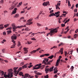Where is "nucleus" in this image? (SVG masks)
Listing matches in <instances>:
<instances>
[{
	"label": "nucleus",
	"instance_id": "6ab92c4d",
	"mask_svg": "<svg viewBox=\"0 0 78 78\" xmlns=\"http://www.w3.org/2000/svg\"><path fill=\"white\" fill-rule=\"evenodd\" d=\"M56 16L55 14L54 13H53L52 14H50L49 15V17H51V16Z\"/></svg>",
	"mask_w": 78,
	"mask_h": 78
},
{
	"label": "nucleus",
	"instance_id": "3c124183",
	"mask_svg": "<svg viewBox=\"0 0 78 78\" xmlns=\"http://www.w3.org/2000/svg\"><path fill=\"white\" fill-rule=\"evenodd\" d=\"M65 25H66L65 24H61L62 27H65Z\"/></svg>",
	"mask_w": 78,
	"mask_h": 78
},
{
	"label": "nucleus",
	"instance_id": "58836bf2",
	"mask_svg": "<svg viewBox=\"0 0 78 78\" xmlns=\"http://www.w3.org/2000/svg\"><path fill=\"white\" fill-rule=\"evenodd\" d=\"M44 56H50V54H44Z\"/></svg>",
	"mask_w": 78,
	"mask_h": 78
},
{
	"label": "nucleus",
	"instance_id": "ddd939ff",
	"mask_svg": "<svg viewBox=\"0 0 78 78\" xmlns=\"http://www.w3.org/2000/svg\"><path fill=\"white\" fill-rule=\"evenodd\" d=\"M59 51L61 52V55H62V54H63V48H61L60 49V50H59Z\"/></svg>",
	"mask_w": 78,
	"mask_h": 78
},
{
	"label": "nucleus",
	"instance_id": "4be33fe9",
	"mask_svg": "<svg viewBox=\"0 0 78 78\" xmlns=\"http://www.w3.org/2000/svg\"><path fill=\"white\" fill-rule=\"evenodd\" d=\"M19 17V14L17 13L15 14L14 17Z\"/></svg>",
	"mask_w": 78,
	"mask_h": 78
},
{
	"label": "nucleus",
	"instance_id": "9b49d317",
	"mask_svg": "<svg viewBox=\"0 0 78 78\" xmlns=\"http://www.w3.org/2000/svg\"><path fill=\"white\" fill-rule=\"evenodd\" d=\"M14 9V11H13L12 12V14H16V10L17 9L16 8H15Z\"/></svg>",
	"mask_w": 78,
	"mask_h": 78
},
{
	"label": "nucleus",
	"instance_id": "bf43d9fd",
	"mask_svg": "<svg viewBox=\"0 0 78 78\" xmlns=\"http://www.w3.org/2000/svg\"><path fill=\"white\" fill-rule=\"evenodd\" d=\"M60 5H61V3H58L57 4V6H60Z\"/></svg>",
	"mask_w": 78,
	"mask_h": 78
},
{
	"label": "nucleus",
	"instance_id": "052dcab7",
	"mask_svg": "<svg viewBox=\"0 0 78 78\" xmlns=\"http://www.w3.org/2000/svg\"><path fill=\"white\" fill-rule=\"evenodd\" d=\"M20 71L19 69H18V70H17V72L16 73L17 75V74H18V73H19V72H20Z\"/></svg>",
	"mask_w": 78,
	"mask_h": 78
},
{
	"label": "nucleus",
	"instance_id": "412c9836",
	"mask_svg": "<svg viewBox=\"0 0 78 78\" xmlns=\"http://www.w3.org/2000/svg\"><path fill=\"white\" fill-rule=\"evenodd\" d=\"M7 33L8 34H10V33H12V32L10 30H8L7 31Z\"/></svg>",
	"mask_w": 78,
	"mask_h": 78
},
{
	"label": "nucleus",
	"instance_id": "09e8293b",
	"mask_svg": "<svg viewBox=\"0 0 78 78\" xmlns=\"http://www.w3.org/2000/svg\"><path fill=\"white\" fill-rule=\"evenodd\" d=\"M9 26V24H6L4 25V27L5 28H6V27H8V26Z\"/></svg>",
	"mask_w": 78,
	"mask_h": 78
},
{
	"label": "nucleus",
	"instance_id": "de8ad7c7",
	"mask_svg": "<svg viewBox=\"0 0 78 78\" xmlns=\"http://www.w3.org/2000/svg\"><path fill=\"white\" fill-rule=\"evenodd\" d=\"M76 17H78V12H77L76 13V14H75V13L74 16H76Z\"/></svg>",
	"mask_w": 78,
	"mask_h": 78
},
{
	"label": "nucleus",
	"instance_id": "69168bd1",
	"mask_svg": "<svg viewBox=\"0 0 78 78\" xmlns=\"http://www.w3.org/2000/svg\"><path fill=\"white\" fill-rule=\"evenodd\" d=\"M25 12V11L24 10L23 11H22L21 12V14H22L23 13H24V12Z\"/></svg>",
	"mask_w": 78,
	"mask_h": 78
},
{
	"label": "nucleus",
	"instance_id": "393cba45",
	"mask_svg": "<svg viewBox=\"0 0 78 78\" xmlns=\"http://www.w3.org/2000/svg\"><path fill=\"white\" fill-rule=\"evenodd\" d=\"M50 64H51V63L49 62L47 63V62L45 63V65H50Z\"/></svg>",
	"mask_w": 78,
	"mask_h": 78
},
{
	"label": "nucleus",
	"instance_id": "e2e57ef3",
	"mask_svg": "<svg viewBox=\"0 0 78 78\" xmlns=\"http://www.w3.org/2000/svg\"><path fill=\"white\" fill-rule=\"evenodd\" d=\"M60 61V59H59H59L57 60V62H59Z\"/></svg>",
	"mask_w": 78,
	"mask_h": 78
},
{
	"label": "nucleus",
	"instance_id": "a211bd4d",
	"mask_svg": "<svg viewBox=\"0 0 78 78\" xmlns=\"http://www.w3.org/2000/svg\"><path fill=\"white\" fill-rule=\"evenodd\" d=\"M48 71H49V68H45V71L46 72V73H48Z\"/></svg>",
	"mask_w": 78,
	"mask_h": 78
},
{
	"label": "nucleus",
	"instance_id": "dca6fc26",
	"mask_svg": "<svg viewBox=\"0 0 78 78\" xmlns=\"http://www.w3.org/2000/svg\"><path fill=\"white\" fill-rule=\"evenodd\" d=\"M27 65H28V63L22 66L23 69H25V68H27Z\"/></svg>",
	"mask_w": 78,
	"mask_h": 78
},
{
	"label": "nucleus",
	"instance_id": "f3484780",
	"mask_svg": "<svg viewBox=\"0 0 78 78\" xmlns=\"http://www.w3.org/2000/svg\"><path fill=\"white\" fill-rule=\"evenodd\" d=\"M53 69H54V67L53 66L51 68H50L49 69V72H52L53 70Z\"/></svg>",
	"mask_w": 78,
	"mask_h": 78
},
{
	"label": "nucleus",
	"instance_id": "9d476101",
	"mask_svg": "<svg viewBox=\"0 0 78 78\" xmlns=\"http://www.w3.org/2000/svg\"><path fill=\"white\" fill-rule=\"evenodd\" d=\"M24 51V53L25 54V53H28V50H27V49L26 48H23Z\"/></svg>",
	"mask_w": 78,
	"mask_h": 78
},
{
	"label": "nucleus",
	"instance_id": "6e6552de",
	"mask_svg": "<svg viewBox=\"0 0 78 78\" xmlns=\"http://www.w3.org/2000/svg\"><path fill=\"white\" fill-rule=\"evenodd\" d=\"M59 27H58L54 29L53 30H52V31H53V33H56L58 32V31L55 30H58L59 29Z\"/></svg>",
	"mask_w": 78,
	"mask_h": 78
},
{
	"label": "nucleus",
	"instance_id": "a19ab883",
	"mask_svg": "<svg viewBox=\"0 0 78 78\" xmlns=\"http://www.w3.org/2000/svg\"><path fill=\"white\" fill-rule=\"evenodd\" d=\"M33 66L32 65H30L29 66H28V68H29L30 69V68H31V67H32Z\"/></svg>",
	"mask_w": 78,
	"mask_h": 78
},
{
	"label": "nucleus",
	"instance_id": "a18cd8bd",
	"mask_svg": "<svg viewBox=\"0 0 78 78\" xmlns=\"http://www.w3.org/2000/svg\"><path fill=\"white\" fill-rule=\"evenodd\" d=\"M48 75H47L46 76H44V77L45 78H48Z\"/></svg>",
	"mask_w": 78,
	"mask_h": 78
},
{
	"label": "nucleus",
	"instance_id": "aec40b11",
	"mask_svg": "<svg viewBox=\"0 0 78 78\" xmlns=\"http://www.w3.org/2000/svg\"><path fill=\"white\" fill-rule=\"evenodd\" d=\"M16 44H14L11 47V48H15V46H16Z\"/></svg>",
	"mask_w": 78,
	"mask_h": 78
},
{
	"label": "nucleus",
	"instance_id": "f03ea898",
	"mask_svg": "<svg viewBox=\"0 0 78 78\" xmlns=\"http://www.w3.org/2000/svg\"><path fill=\"white\" fill-rule=\"evenodd\" d=\"M12 27L13 31H16V29L17 28H22V27H26V25H24V26L22 25L20 26H17V27H16V25L15 24L13 23L12 24Z\"/></svg>",
	"mask_w": 78,
	"mask_h": 78
},
{
	"label": "nucleus",
	"instance_id": "1a4fd4ad",
	"mask_svg": "<svg viewBox=\"0 0 78 78\" xmlns=\"http://www.w3.org/2000/svg\"><path fill=\"white\" fill-rule=\"evenodd\" d=\"M59 11H58L55 13V15H55L56 17H58L59 16Z\"/></svg>",
	"mask_w": 78,
	"mask_h": 78
},
{
	"label": "nucleus",
	"instance_id": "0e129e2a",
	"mask_svg": "<svg viewBox=\"0 0 78 78\" xmlns=\"http://www.w3.org/2000/svg\"><path fill=\"white\" fill-rule=\"evenodd\" d=\"M31 40L32 41H36V39L34 38H31Z\"/></svg>",
	"mask_w": 78,
	"mask_h": 78
},
{
	"label": "nucleus",
	"instance_id": "c85d7f7f",
	"mask_svg": "<svg viewBox=\"0 0 78 78\" xmlns=\"http://www.w3.org/2000/svg\"><path fill=\"white\" fill-rule=\"evenodd\" d=\"M36 74H37V75H42V73L39 72L37 73H36Z\"/></svg>",
	"mask_w": 78,
	"mask_h": 78
},
{
	"label": "nucleus",
	"instance_id": "cd10ccee",
	"mask_svg": "<svg viewBox=\"0 0 78 78\" xmlns=\"http://www.w3.org/2000/svg\"><path fill=\"white\" fill-rule=\"evenodd\" d=\"M69 30H70V29H68L66 31L64 32V34H67V32H68V31H69Z\"/></svg>",
	"mask_w": 78,
	"mask_h": 78
},
{
	"label": "nucleus",
	"instance_id": "f704fd0d",
	"mask_svg": "<svg viewBox=\"0 0 78 78\" xmlns=\"http://www.w3.org/2000/svg\"><path fill=\"white\" fill-rule=\"evenodd\" d=\"M73 52V51L72 50L71 51H70L68 53V54L69 55H70V54H71V55L72 54V52Z\"/></svg>",
	"mask_w": 78,
	"mask_h": 78
},
{
	"label": "nucleus",
	"instance_id": "680f3d73",
	"mask_svg": "<svg viewBox=\"0 0 78 78\" xmlns=\"http://www.w3.org/2000/svg\"><path fill=\"white\" fill-rule=\"evenodd\" d=\"M63 44V43H61L58 46L59 47H60V46H61V45H62Z\"/></svg>",
	"mask_w": 78,
	"mask_h": 78
},
{
	"label": "nucleus",
	"instance_id": "7c9ffc66",
	"mask_svg": "<svg viewBox=\"0 0 78 78\" xmlns=\"http://www.w3.org/2000/svg\"><path fill=\"white\" fill-rule=\"evenodd\" d=\"M4 2V0H1L0 1V3H1V4H3Z\"/></svg>",
	"mask_w": 78,
	"mask_h": 78
},
{
	"label": "nucleus",
	"instance_id": "79ce46f5",
	"mask_svg": "<svg viewBox=\"0 0 78 78\" xmlns=\"http://www.w3.org/2000/svg\"><path fill=\"white\" fill-rule=\"evenodd\" d=\"M78 34H75L74 35V38H76V36H78Z\"/></svg>",
	"mask_w": 78,
	"mask_h": 78
},
{
	"label": "nucleus",
	"instance_id": "37998d69",
	"mask_svg": "<svg viewBox=\"0 0 78 78\" xmlns=\"http://www.w3.org/2000/svg\"><path fill=\"white\" fill-rule=\"evenodd\" d=\"M32 43L31 41H28L27 42V44H31Z\"/></svg>",
	"mask_w": 78,
	"mask_h": 78
},
{
	"label": "nucleus",
	"instance_id": "f257e3e1",
	"mask_svg": "<svg viewBox=\"0 0 78 78\" xmlns=\"http://www.w3.org/2000/svg\"><path fill=\"white\" fill-rule=\"evenodd\" d=\"M8 75L4 74V77L5 78H12L13 76V75H12V69H10L8 70Z\"/></svg>",
	"mask_w": 78,
	"mask_h": 78
},
{
	"label": "nucleus",
	"instance_id": "338daca9",
	"mask_svg": "<svg viewBox=\"0 0 78 78\" xmlns=\"http://www.w3.org/2000/svg\"><path fill=\"white\" fill-rule=\"evenodd\" d=\"M62 16H64V17H66V14H62Z\"/></svg>",
	"mask_w": 78,
	"mask_h": 78
},
{
	"label": "nucleus",
	"instance_id": "6e6d98bb",
	"mask_svg": "<svg viewBox=\"0 0 78 78\" xmlns=\"http://www.w3.org/2000/svg\"><path fill=\"white\" fill-rule=\"evenodd\" d=\"M74 12H77V9H76L74 10Z\"/></svg>",
	"mask_w": 78,
	"mask_h": 78
},
{
	"label": "nucleus",
	"instance_id": "4c0bfd02",
	"mask_svg": "<svg viewBox=\"0 0 78 78\" xmlns=\"http://www.w3.org/2000/svg\"><path fill=\"white\" fill-rule=\"evenodd\" d=\"M42 65V64H40L39 65H38V67L39 68V69H40L41 67V65Z\"/></svg>",
	"mask_w": 78,
	"mask_h": 78
},
{
	"label": "nucleus",
	"instance_id": "4d7b16f0",
	"mask_svg": "<svg viewBox=\"0 0 78 78\" xmlns=\"http://www.w3.org/2000/svg\"><path fill=\"white\" fill-rule=\"evenodd\" d=\"M24 64V62H22L20 63V66H23Z\"/></svg>",
	"mask_w": 78,
	"mask_h": 78
},
{
	"label": "nucleus",
	"instance_id": "2eb2a0df",
	"mask_svg": "<svg viewBox=\"0 0 78 78\" xmlns=\"http://www.w3.org/2000/svg\"><path fill=\"white\" fill-rule=\"evenodd\" d=\"M36 52V51L35 50H34L33 51H31L30 52V54H31V55H33V54L35 53Z\"/></svg>",
	"mask_w": 78,
	"mask_h": 78
},
{
	"label": "nucleus",
	"instance_id": "b1692460",
	"mask_svg": "<svg viewBox=\"0 0 78 78\" xmlns=\"http://www.w3.org/2000/svg\"><path fill=\"white\" fill-rule=\"evenodd\" d=\"M25 30V31H30V29H29L28 27H26Z\"/></svg>",
	"mask_w": 78,
	"mask_h": 78
},
{
	"label": "nucleus",
	"instance_id": "7ed1b4c3",
	"mask_svg": "<svg viewBox=\"0 0 78 78\" xmlns=\"http://www.w3.org/2000/svg\"><path fill=\"white\" fill-rule=\"evenodd\" d=\"M18 4V3H16V1H14L12 2V6L10 8V10H12V9H13L16 6V5Z\"/></svg>",
	"mask_w": 78,
	"mask_h": 78
},
{
	"label": "nucleus",
	"instance_id": "bb28decb",
	"mask_svg": "<svg viewBox=\"0 0 78 78\" xmlns=\"http://www.w3.org/2000/svg\"><path fill=\"white\" fill-rule=\"evenodd\" d=\"M21 44L20 42V41H19L17 44L18 47H19V46H20L21 45V44Z\"/></svg>",
	"mask_w": 78,
	"mask_h": 78
},
{
	"label": "nucleus",
	"instance_id": "4468645a",
	"mask_svg": "<svg viewBox=\"0 0 78 78\" xmlns=\"http://www.w3.org/2000/svg\"><path fill=\"white\" fill-rule=\"evenodd\" d=\"M3 26V24H2L0 25V30H3L4 28V27Z\"/></svg>",
	"mask_w": 78,
	"mask_h": 78
},
{
	"label": "nucleus",
	"instance_id": "13d9d810",
	"mask_svg": "<svg viewBox=\"0 0 78 78\" xmlns=\"http://www.w3.org/2000/svg\"><path fill=\"white\" fill-rule=\"evenodd\" d=\"M58 65H59V62H56V66H58Z\"/></svg>",
	"mask_w": 78,
	"mask_h": 78
},
{
	"label": "nucleus",
	"instance_id": "774afa93",
	"mask_svg": "<svg viewBox=\"0 0 78 78\" xmlns=\"http://www.w3.org/2000/svg\"><path fill=\"white\" fill-rule=\"evenodd\" d=\"M18 67H15L13 68L14 70H17L18 69Z\"/></svg>",
	"mask_w": 78,
	"mask_h": 78
},
{
	"label": "nucleus",
	"instance_id": "2f4dec72",
	"mask_svg": "<svg viewBox=\"0 0 78 78\" xmlns=\"http://www.w3.org/2000/svg\"><path fill=\"white\" fill-rule=\"evenodd\" d=\"M44 61H45H45H46V62H48V58H44Z\"/></svg>",
	"mask_w": 78,
	"mask_h": 78
},
{
	"label": "nucleus",
	"instance_id": "c03bdc74",
	"mask_svg": "<svg viewBox=\"0 0 78 78\" xmlns=\"http://www.w3.org/2000/svg\"><path fill=\"white\" fill-rule=\"evenodd\" d=\"M5 49H3L2 50V52L3 53H5Z\"/></svg>",
	"mask_w": 78,
	"mask_h": 78
},
{
	"label": "nucleus",
	"instance_id": "f8f14e48",
	"mask_svg": "<svg viewBox=\"0 0 78 78\" xmlns=\"http://www.w3.org/2000/svg\"><path fill=\"white\" fill-rule=\"evenodd\" d=\"M57 68H54V71H55L54 72V73H56L57 72H58V70H57Z\"/></svg>",
	"mask_w": 78,
	"mask_h": 78
},
{
	"label": "nucleus",
	"instance_id": "423d86ee",
	"mask_svg": "<svg viewBox=\"0 0 78 78\" xmlns=\"http://www.w3.org/2000/svg\"><path fill=\"white\" fill-rule=\"evenodd\" d=\"M16 36V34H13V35L11 37V39L12 40H13V39H17V36Z\"/></svg>",
	"mask_w": 78,
	"mask_h": 78
},
{
	"label": "nucleus",
	"instance_id": "5701e85b",
	"mask_svg": "<svg viewBox=\"0 0 78 78\" xmlns=\"http://www.w3.org/2000/svg\"><path fill=\"white\" fill-rule=\"evenodd\" d=\"M53 57H54V56L53 55H52L48 57V58H49V59H52V58H53Z\"/></svg>",
	"mask_w": 78,
	"mask_h": 78
},
{
	"label": "nucleus",
	"instance_id": "473e14b6",
	"mask_svg": "<svg viewBox=\"0 0 78 78\" xmlns=\"http://www.w3.org/2000/svg\"><path fill=\"white\" fill-rule=\"evenodd\" d=\"M23 75V73L21 72H20L19 73V75H20V76H22Z\"/></svg>",
	"mask_w": 78,
	"mask_h": 78
},
{
	"label": "nucleus",
	"instance_id": "c756f323",
	"mask_svg": "<svg viewBox=\"0 0 78 78\" xmlns=\"http://www.w3.org/2000/svg\"><path fill=\"white\" fill-rule=\"evenodd\" d=\"M12 30V27H9L6 29V30Z\"/></svg>",
	"mask_w": 78,
	"mask_h": 78
},
{
	"label": "nucleus",
	"instance_id": "49530a36",
	"mask_svg": "<svg viewBox=\"0 0 78 78\" xmlns=\"http://www.w3.org/2000/svg\"><path fill=\"white\" fill-rule=\"evenodd\" d=\"M40 49H41L40 48H37V50H35V51H36H36H39V50H40Z\"/></svg>",
	"mask_w": 78,
	"mask_h": 78
},
{
	"label": "nucleus",
	"instance_id": "c9c22d12",
	"mask_svg": "<svg viewBox=\"0 0 78 78\" xmlns=\"http://www.w3.org/2000/svg\"><path fill=\"white\" fill-rule=\"evenodd\" d=\"M25 76L26 77V78H27L29 76V74H25Z\"/></svg>",
	"mask_w": 78,
	"mask_h": 78
},
{
	"label": "nucleus",
	"instance_id": "72a5a7b5",
	"mask_svg": "<svg viewBox=\"0 0 78 78\" xmlns=\"http://www.w3.org/2000/svg\"><path fill=\"white\" fill-rule=\"evenodd\" d=\"M1 76H3L4 75H4H5V74H4V72L3 71H2L1 72Z\"/></svg>",
	"mask_w": 78,
	"mask_h": 78
},
{
	"label": "nucleus",
	"instance_id": "5fc2aeb1",
	"mask_svg": "<svg viewBox=\"0 0 78 78\" xmlns=\"http://www.w3.org/2000/svg\"><path fill=\"white\" fill-rule=\"evenodd\" d=\"M44 56H45V54H43L40 55V57H41V58H42V57H44Z\"/></svg>",
	"mask_w": 78,
	"mask_h": 78
},
{
	"label": "nucleus",
	"instance_id": "39448f33",
	"mask_svg": "<svg viewBox=\"0 0 78 78\" xmlns=\"http://www.w3.org/2000/svg\"><path fill=\"white\" fill-rule=\"evenodd\" d=\"M43 5L44 6H47V5L50 6V3L49 2H44L43 3Z\"/></svg>",
	"mask_w": 78,
	"mask_h": 78
},
{
	"label": "nucleus",
	"instance_id": "8fccbe9b",
	"mask_svg": "<svg viewBox=\"0 0 78 78\" xmlns=\"http://www.w3.org/2000/svg\"><path fill=\"white\" fill-rule=\"evenodd\" d=\"M68 19V18H65V19H64V21H63V22H64L65 21H66V20H67Z\"/></svg>",
	"mask_w": 78,
	"mask_h": 78
},
{
	"label": "nucleus",
	"instance_id": "0eeeda50",
	"mask_svg": "<svg viewBox=\"0 0 78 78\" xmlns=\"http://www.w3.org/2000/svg\"><path fill=\"white\" fill-rule=\"evenodd\" d=\"M53 30H51L49 33L47 34V36H48L49 34H50V36H51L53 35Z\"/></svg>",
	"mask_w": 78,
	"mask_h": 78
},
{
	"label": "nucleus",
	"instance_id": "a878e982",
	"mask_svg": "<svg viewBox=\"0 0 78 78\" xmlns=\"http://www.w3.org/2000/svg\"><path fill=\"white\" fill-rule=\"evenodd\" d=\"M39 34H43V33H44V34H45V32H38V33H37V34H39Z\"/></svg>",
	"mask_w": 78,
	"mask_h": 78
},
{
	"label": "nucleus",
	"instance_id": "ea45409f",
	"mask_svg": "<svg viewBox=\"0 0 78 78\" xmlns=\"http://www.w3.org/2000/svg\"><path fill=\"white\" fill-rule=\"evenodd\" d=\"M65 56H66L67 55H68V53L67 52V51H65Z\"/></svg>",
	"mask_w": 78,
	"mask_h": 78
},
{
	"label": "nucleus",
	"instance_id": "e433bc0d",
	"mask_svg": "<svg viewBox=\"0 0 78 78\" xmlns=\"http://www.w3.org/2000/svg\"><path fill=\"white\" fill-rule=\"evenodd\" d=\"M34 67V68H33V70H34V69H39V68L38 67L35 68V67Z\"/></svg>",
	"mask_w": 78,
	"mask_h": 78
},
{
	"label": "nucleus",
	"instance_id": "603ef678",
	"mask_svg": "<svg viewBox=\"0 0 78 78\" xmlns=\"http://www.w3.org/2000/svg\"><path fill=\"white\" fill-rule=\"evenodd\" d=\"M63 13H65L66 14H68V12H66L64 11H63Z\"/></svg>",
	"mask_w": 78,
	"mask_h": 78
},
{
	"label": "nucleus",
	"instance_id": "20e7f679",
	"mask_svg": "<svg viewBox=\"0 0 78 78\" xmlns=\"http://www.w3.org/2000/svg\"><path fill=\"white\" fill-rule=\"evenodd\" d=\"M33 20V19H30L27 20L26 22V25H30L32 24L33 22L31 21Z\"/></svg>",
	"mask_w": 78,
	"mask_h": 78
},
{
	"label": "nucleus",
	"instance_id": "864d4df0",
	"mask_svg": "<svg viewBox=\"0 0 78 78\" xmlns=\"http://www.w3.org/2000/svg\"><path fill=\"white\" fill-rule=\"evenodd\" d=\"M53 10H52L50 11L49 13L50 14H51V13H53Z\"/></svg>",
	"mask_w": 78,
	"mask_h": 78
}]
</instances>
